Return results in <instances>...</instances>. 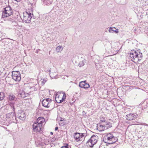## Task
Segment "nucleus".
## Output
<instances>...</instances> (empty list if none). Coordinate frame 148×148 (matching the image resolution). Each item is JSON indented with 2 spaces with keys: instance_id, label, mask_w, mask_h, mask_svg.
I'll use <instances>...</instances> for the list:
<instances>
[{
  "instance_id": "f257e3e1",
  "label": "nucleus",
  "mask_w": 148,
  "mask_h": 148,
  "mask_svg": "<svg viewBox=\"0 0 148 148\" xmlns=\"http://www.w3.org/2000/svg\"><path fill=\"white\" fill-rule=\"evenodd\" d=\"M13 11L12 9L9 6L4 8L2 12V19L4 21L7 20L12 22L14 21V18L11 16Z\"/></svg>"
},
{
  "instance_id": "f03ea898",
  "label": "nucleus",
  "mask_w": 148,
  "mask_h": 148,
  "mask_svg": "<svg viewBox=\"0 0 148 148\" xmlns=\"http://www.w3.org/2000/svg\"><path fill=\"white\" fill-rule=\"evenodd\" d=\"M45 119L42 117H38L37 119V122L34 123L33 125V131L37 132L42 131V127L45 124Z\"/></svg>"
},
{
  "instance_id": "7ed1b4c3",
  "label": "nucleus",
  "mask_w": 148,
  "mask_h": 148,
  "mask_svg": "<svg viewBox=\"0 0 148 148\" xmlns=\"http://www.w3.org/2000/svg\"><path fill=\"white\" fill-rule=\"evenodd\" d=\"M117 137H114L112 134H108L105 136L103 137V140L105 143L108 144H112L115 143L117 141Z\"/></svg>"
},
{
  "instance_id": "20e7f679",
  "label": "nucleus",
  "mask_w": 148,
  "mask_h": 148,
  "mask_svg": "<svg viewBox=\"0 0 148 148\" xmlns=\"http://www.w3.org/2000/svg\"><path fill=\"white\" fill-rule=\"evenodd\" d=\"M142 57V54L140 52V50H138L137 51H132V52L130 53V57L135 61H134V62L141 60Z\"/></svg>"
},
{
  "instance_id": "39448f33",
  "label": "nucleus",
  "mask_w": 148,
  "mask_h": 148,
  "mask_svg": "<svg viewBox=\"0 0 148 148\" xmlns=\"http://www.w3.org/2000/svg\"><path fill=\"white\" fill-rule=\"evenodd\" d=\"M23 15V21L26 23H30L31 19L33 16L32 9H30L27 10L25 12H24Z\"/></svg>"
},
{
  "instance_id": "423d86ee",
  "label": "nucleus",
  "mask_w": 148,
  "mask_h": 148,
  "mask_svg": "<svg viewBox=\"0 0 148 148\" xmlns=\"http://www.w3.org/2000/svg\"><path fill=\"white\" fill-rule=\"evenodd\" d=\"M109 122H103L102 121L101 123H100L97 125V129L99 131H103L111 127Z\"/></svg>"
},
{
  "instance_id": "0eeeda50",
  "label": "nucleus",
  "mask_w": 148,
  "mask_h": 148,
  "mask_svg": "<svg viewBox=\"0 0 148 148\" xmlns=\"http://www.w3.org/2000/svg\"><path fill=\"white\" fill-rule=\"evenodd\" d=\"M55 97L56 101L58 103H61L64 101L66 99V94L63 92H57L55 95H54Z\"/></svg>"
},
{
  "instance_id": "6e6552de",
  "label": "nucleus",
  "mask_w": 148,
  "mask_h": 148,
  "mask_svg": "<svg viewBox=\"0 0 148 148\" xmlns=\"http://www.w3.org/2000/svg\"><path fill=\"white\" fill-rule=\"evenodd\" d=\"M98 139V137L97 135L92 136L87 141L86 143L87 146L90 147H92L94 145L97 143Z\"/></svg>"
},
{
  "instance_id": "1a4fd4ad",
  "label": "nucleus",
  "mask_w": 148,
  "mask_h": 148,
  "mask_svg": "<svg viewBox=\"0 0 148 148\" xmlns=\"http://www.w3.org/2000/svg\"><path fill=\"white\" fill-rule=\"evenodd\" d=\"M12 78L16 81L18 82L21 79V74L18 71H13L12 72Z\"/></svg>"
},
{
  "instance_id": "9d476101",
  "label": "nucleus",
  "mask_w": 148,
  "mask_h": 148,
  "mask_svg": "<svg viewBox=\"0 0 148 148\" xmlns=\"http://www.w3.org/2000/svg\"><path fill=\"white\" fill-rule=\"evenodd\" d=\"M95 67L97 69H99L102 67L101 60H100L99 56H96L95 57Z\"/></svg>"
},
{
  "instance_id": "9b49d317",
  "label": "nucleus",
  "mask_w": 148,
  "mask_h": 148,
  "mask_svg": "<svg viewBox=\"0 0 148 148\" xmlns=\"http://www.w3.org/2000/svg\"><path fill=\"white\" fill-rule=\"evenodd\" d=\"M51 100L49 98L45 99L42 101V106L46 108L49 107L51 105Z\"/></svg>"
},
{
  "instance_id": "f8f14e48",
  "label": "nucleus",
  "mask_w": 148,
  "mask_h": 148,
  "mask_svg": "<svg viewBox=\"0 0 148 148\" xmlns=\"http://www.w3.org/2000/svg\"><path fill=\"white\" fill-rule=\"evenodd\" d=\"M125 118L127 120L131 121L136 119V115L134 114L130 113L126 115Z\"/></svg>"
},
{
  "instance_id": "ddd939ff",
  "label": "nucleus",
  "mask_w": 148,
  "mask_h": 148,
  "mask_svg": "<svg viewBox=\"0 0 148 148\" xmlns=\"http://www.w3.org/2000/svg\"><path fill=\"white\" fill-rule=\"evenodd\" d=\"M17 117H18L20 119L23 121L24 120L26 117L25 113L24 112L18 113L17 115Z\"/></svg>"
},
{
  "instance_id": "4468645a",
  "label": "nucleus",
  "mask_w": 148,
  "mask_h": 148,
  "mask_svg": "<svg viewBox=\"0 0 148 148\" xmlns=\"http://www.w3.org/2000/svg\"><path fill=\"white\" fill-rule=\"evenodd\" d=\"M80 133H75L74 137L76 141L78 142L79 141H82L83 138L80 136Z\"/></svg>"
},
{
  "instance_id": "2eb2a0df",
  "label": "nucleus",
  "mask_w": 148,
  "mask_h": 148,
  "mask_svg": "<svg viewBox=\"0 0 148 148\" xmlns=\"http://www.w3.org/2000/svg\"><path fill=\"white\" fill-rule=\"evenodd\" d=\"M86 62V60L83 58H81L79 62L78 65L80 67L83 66Z\"/></svg>"
},
{
  "instance_id": "dca6fc26",
  "label": "nucleus",
  "mask_w": 148,
  "mask_h": 148,
  "mask_svg": "<svg viewBox=\"0 0 148 148\" xmlns=\"http://www.w3.org/2000/svg\"><path fill=\"white\" fill-rule=\"evenodd\" d=\"M108 30L110 32L112 33L115 32L117 33L119 32L118 30L115 27H110Z\"/></svg>"
},
{
  "instance_id": "f3484780",
  "label": "nucleus",
  "mask_w": 148,
  "mask_h": 148,
  "mask_svg": "<svg viewBox=\"0 0 148 148\" xmlns=\"http://www.w3.org/2000/svg\"><path fill=\"white\" fill-rule=\"evenodd\" d=\"M43 1V4L45 5H49L52 2V0H42Z\"/></svg>"
},
{
  "instance_id": "a211bd4d",
  "label": "nucleus",
  "mask_w": 148,
  "mask_h": 148,
  "mask_svg": "<svg viewBox=\"0 0 148 148\" xmlns=\"http://www.w3.org/2000/svg\"><path fill=\"white\" fill-rule=\"evenodd\" d=\"M63 47L61 46H58L56 48V51L57 53L61 52L63 50Z\"/></svg>"
},
{
  "instance_id": "6ab92c4d",
  "label": "nucleus",
  "mask_w": 148,
  "mask_h": 148,
  "mask_svg": "<svg viewBox=\"0 0 148 148\" xmlns=\"http://www.w3.org/2000/svg\"><path fill=\"white\" fill-rule=\"evenodd\" d=\"M9 99L10 101L15 100L17 99V98L15 97V96L13 94H11L9 96Z\"/></svg>"
},
{
  "instance_id": "aec40b11",
  "label": "nucleus",
  "mask_w": 148,
  "mask_h": 148,
  "mask_svg": "<svg viewBox=\"0 0 148 148\" xmlns=\"http://www.w3.org/2000/svg\"><path fill=\"white\" fill-rule=\"evenodd\" d=\"M86 81H82L79 82V86L82 88H84L85 86V84H86Z\"/></svg>"
},
{
  "instance_id": "412c9836",
  "label": "nucleus",
  "mask_w": 148,
  "mask_h": 148,
  "mask_svg": "<svg viewBox=\"0 0 148 148\" xmlns=\"http://www.w3.org/2000/svg\"><path fill=\"white\" fill-rule=\"evenodd\" d=\"M5 97L4 93L3 92H0V100H2Z\"/></svg>"
},
{
  "instance_id": "4be33fe9",
  "label": "nucleus",
  "mask_w": 148,
  "mask_h": 148,
  "mask_svg": "<svg viewBox=\"0 0 148 148\" xmlns=\"http://www.w3.org/2000/svg\"><path fill=\"white\" fill-rule=\"evenodd\" d=\"M71 148V147L69 146L68 144H65L64 145V146L62 147L61 148Z\"/></svg>"
},
{
  "instance_id": "5701e85b",
  "label": "nucleus",
  "mask_w": 148,
  "mask_h": 148,
  "mask_svg": "<svg viewBox=\"0 0 148 148\" xmlns=\"http://www.w3.org/2000/svg\"><path fill=\"white\" fill-rule=\"evenodd\" d=\"M47 81V78H45L41 80V82L43 84H44Z\"/></svg>"
},
{
  "instance_id": "b1692460",
  "label": "nucleus",
  "mask_w": 148,
  "mask_h": 148,
  "mask_svg": "<svg viewBox=\"0 0 148 148\" xmlns=\"http://www.w3.org/2000/svg\"><path fill=\"white\" fill-rule=\"evenodd\" d=\"M84 86H85L83 88H88L90 87L89 85L88 84L86 83L85 85Z\"/></svg>"
},
{
  "instance_id": "393cba45",
  "label": "nucleus",
  "mask_w": 148,
  "mask_h": 148,
  "mask_svg": "<svg viewBox=\"0 0 148 148\" xmlns=\"http://www.w3.org/2000/svg\"><path fill=\"white\" fill-rule=\"evenodd\" d=\"M80 136L81 137H82V138H83V139H84L85 136L84 134L80 133Z\"/></svg>"
},
{
  "instance_id": "a878e982",
  "label": "nucleus",
  "mask_w": 148,
  "mask_h": 148,
  "mask_svg": "<svg viewBox=\"0 0 148 148\" xmlns=\"http://www.w3.org/2000/svg\"><path fill=\"white\" fill-rule=\"evenodd\" d=\"M51 77L52 78H55V76L54 77L53 76V73H51L50 75Z\"/></svg>"
},
{
  "instance_id": "bb28decb",
  "label": "nucleus",
  "mask_w": 148,
  "mask_h": 148,
  "mask_svg": "<svg viewBox=\"0 0 148 148\" xmlns=\"http://www.w3.org/2000/svg\"><path fill=\"white\" fill-rule=\"evenodd\" d=\"M11 115H13L14 117V118L16 119V116L14 115V113H12L11 114Z\"/></svg>"
},
{
  "instance_id": "cd10ccee",
  "label": "nucleus",
  "mask_w": 148,
  "mask_h": 148,
  "mask_svg": "<svg viewBox=\"0 0 148 148\" xmlns=\"http://www.w3.org/2000/svg\"><path fill=\"white\" fill-rule=\"evenodd\" d=\"M11 107H12V108H13V110H14V106L13 105H11Z\"/></svg>"
},
{
  "instance_id": "c85d7f7f",
  "label": "nucleus",
  "mask_w": 148,
  "mask_h": 148,
  "mask_svg": "<svg viewBox=\"0 0 148 148\" xmlns=\"http://www.w3.org/2000/svg\"><path fill=\"white\" fill-rule=\"evenodd\" d=\"M58 127H55V131H56V130H58Z\"/></svg>"
},
{
  "instance_id": "c756f323",
  "label": "nucleus",
  "mask_w": 148,
  "mask_h": 148,
  "mask_svg": "<svg viewBox=\"0 0 148 148\" xmlns=\"http://www.w3.org/2000/svg\"><path fill=\"white\" fill-rule=\"evenodd\" d=\"M102 121H103V122H106V121H105V120H101V121H101V122H102Z\"/></svg>"
},
{
  "instance_id": "7c9ffc66",
  "label": "nucleus",
  "mask_w": 148,
  "mask_h": 148,
  "mask_svg": "<svg viewBox=\"0 0 148 148\" xmlns=\"http://www.w3.org/2000/svg\"><path fill=\"white\" fill-rule=\"evenodd\" d=\"M50 134H51V135H52V134H53V132H50Z\"/></svg>"
}]
</instances>
